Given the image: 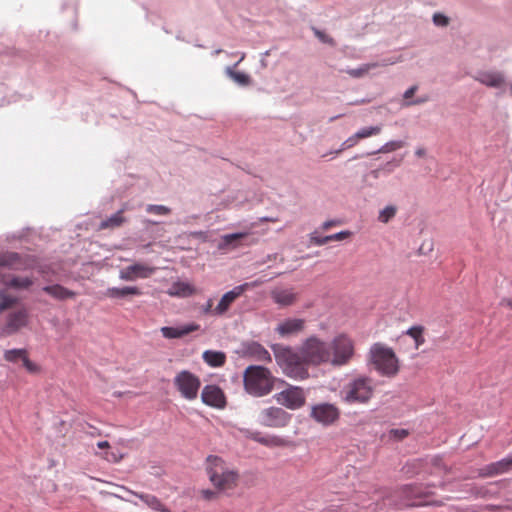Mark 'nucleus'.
Wrapping results in <instances>:
<instances>
[{
	"label": "nucleus",
	"mask_w": 512,
	"mask_h": 512,
	"mask_svg": "<svg viewBox=\"0 0 512 512\" xmlns=\"http://www.w3.org/2000/svg\"><path fill=\"white\" fill-rule=\"evenodd\" d=\"M327 512H338L337 510H328Z\"/></svg>",
	"instance_id": "338daca9"
},
{
	"label": "nucleus",
	"mask_w": 512,
	"mask_h": 512,
	"mask_svg": "<svg viewBox=\"0 0 512 512\" xmlns=\"http://www.w3.org/2000/svg\"><path fill=\"white\" fill-rule=\"evenodd\" d=\"M201 399L211 407L223 408L226 404L223 391L216 385H206L202 390Z\"/></svg>",
	"instance_id": "4468645a"
},
{
	"label": "nucleus",
	"mask_w": 512,
	"mask_h": 512,
	"mask_svg": "<svg viewBox=\"0 0 512 512\" xmlns=\"http://www.w3.org/2000/svg\"><path fill=\"white\" fill-rule=\"evenodd\" d=\"M174 385L183 398L194 400L198 396L201 382L198 376L187 370H183L175 376Z\"/></svg>",
	"instance_id": "423d86ee"
},
{
	"label": "nucleus",
	"mask_w": 512,
	"mask_h": 512,
	"mask_svg": "<svg viewBox=\"0 0 512 512\" xmlns=\"http://www.w3.org/2000/svg\"><path fill=\"white\" fill-rule=\"evenodd\" d=\"M127 491L132 495L138 497L141 501H143L149 508H151L154 511L170 512V510L154 495L137 493L128 489Z\"/></svg>",
	"instance_id": "5701e85b"
},
{
	"label": "nucleus",
	"mask_w": 512,
	"mask_h": 512,
	"mask_svg": "<svg viewBox=\"0 0 512 512\" xmlns=\"http://www.w3.org/2000/svg\"><path fill=\"white\" fill-rule=\"evenodd\" d=\"M28 266L27 259L16 252H5L0 254V267L23 271L26 270Z\"/></svg>",
	"instance_id": "dca6fc26"
},
{
	"label": "nucleus",
	"mask_w": 512,
	"mask_h": 512,
	"mask_svg": "<svg viewBox=\"0 0 512 512\" xmlns=\"http://www.w3.org/2000/svg\"><path fill=\"white\" fill-rule=\"evenodd\" d=\"M226 74L237 84L248 86L251 84V77L243 72L234 71L231 67L226 68Z\"/></svg>",
	"instance_id": "c756f323"
},
{
	"label": "nucleus",
	"mask_w": 512,
	"mask_h": 512,
	"mask_svg": "<svg viewBox=\"0 0 512 512\" xmlns=\"http://www.w3.org/2000/svg\"><path fill=\"white\" fill-rule=\"evenodd\" d=\"M205 471L213 488L228 495L240 483L239 470L223 458L209 455L205 461Z\"/></svg>",
	"instance_id": "f03ea898"
},
{
	"label": "nucleus",
	"mask_w": 512,
	"mask_h": 512,
	"mask_svg": "<svg viewBox=\"0 0 512 512\" xmlns=\"http://www.w3.org/2000/svg\"><path fill=\"white\" fill-rule=\"evenodd\" d=\"M396 207L395 206H386L383 210L380 211L379 213V221L382 222V223H387L389 222L396 214Z\"/></svg>",
	"instance_id": "58836bf2"
},
{
	"label": "nucleus",
	"mask_w": 512,
	"mask_h": 512,
	"mask_svg": "<svg viewBox=\"0 0 512 512\" xmlns=\"http://www.w3.org/2000/svg\"><path fill=\"white\" fill-rule=\"evenodd\" d=\"M260 221L261 222H277L278 219L272 218V217H262V218H260Z\"/></svg>",
	"instance_id": "6e6d98bb"
},
{
	"label": "nucleus",
	"mask_w": 512,
	"mask_h": 512,
	"mask_svg": "<svg viewBox=\"0 0 512 512\" xmlns=\"http://www.w3.org/2000/svg\"><path fill=\"white\" fill-rule=\"evenodd\" d=\"M404 146L403 141H389L385 143L377 152L378 153H389L396 151Z\"/></svg>",
	"instance_id": "ea45409f"
},
{
	"label": "nucleus",
	"mask_w": 512,
	"mask_h": 512,
	"mask_svg": "<svg viewBox=\"0 0 512 512\" xmlns=\"http://www.w3.org/2000/svg\"><path fill=\"white\" fill-rule=\"evenodd\" d=\"M274 397L280 405L290 410L300 409L306 403V393L300 386L289 385Z\"/></svg>",
	"instance_id": "0eeeda50"
},
{
	"label": "nucleus",
	"mask_w": 512,
	"mask_h": 512,
	"mask_svg": "<svg viewBox=\"0 0 512 512\" xmlns=\"http://www.w3.org/2000/svg\"><path fill=\"white\" fill-rule=\"evenodd\" d=\"M409 435L408 430L406 429H392L390 431V436L396 440H402Z\"/></svg>",
	"instance_id": "c03bdc74"
},
{
	"label": "nucleus",
	"mask_w": 512,
	"mask_h": 512,
	"mask_svg": "<svg viewBox=\"0 0 512 512\" xmlns=\"http://www.w3.org/2000/svg\"><path fill=\"white\" fill-rule=\"evenodd\" d=\"M242 60H238L236 63H235V66H238L240 63H241Z\"/></svg>",
	"instance_id": "e2e57ef3"
},
{
	"label": "nucleus",
	"mask_w": 512,
	"mask_h": 512,
	"mask_svg": "<svg viewBox=\"0 0 512 512\" xmlns=\"http://www.w3.org/2000/svg\"><path fill=\"white\" fill-rule=\"evenodd\" d=\"M259 417L262 425L273 428H283L291 421V415L280 407L263 409Z\"/></svg>",
	"instance_id": "9d476101"
},
{
	"label": "nucleus",
	"mask_w": 512,
	"mask_h": 512,
	"mask_svg": "<svg viewBox=\"0 0 512 512\" xmlns=\"http://www.w3.org/2000/svg\"><path fill=\"white\" fill-rule=\"evenodd\" d=\"M400 164H401V159H395L393 161L387 162L381 168L373 170L371 173L375 178H378L381 171H384L386 173H391L396 167L400 166Z\"/></svg>",
	"instance_id": "c9c22d12"
},
{
	"label": "nucleus",
	"mask_w": 512,
	"mask_h": 512,
	"mask_svg": "<svg viewBox=\"0 0 512 512\" xmlns=\"http://www.w3.org/2000/svg\"><path fill=\"white\" fill-rule=\"evenodd\" d=\"M202 358L210 367H222L226 363V354L222 351L206 350Z\"/></svg>",
	"instance_id": "393cba45"
},
{
	"label": "nucleus",
	"mask_w": 512,
	"mask_h": 512,
	"mask_svg": "<svg viewBox=\"0 0 512 512\" xmlns=\"http://www.w3.org/2000/svg\"><path fill=\"white\" fill-rule=\"evenodd\" d=\"M146 211L150 214L156 215H168L171 213V209L164 205H153L149 204L146 207Z\"/></svg>",
	"instance_id": "a19ab883"
},
{
	"label": "nucleus",
	"mask_w": 512,
	"mask_h": 512,
	"mask_svg": "<svg viewBox=\"0 0 512 512\" xmlns=\"http://www.w3.org/2000/svg\"><path fill=\"white\" fill-rule=\"evenodd\" d=\"M125 222V218L123 217V210L118 211L108 219L102 221L100 223V229H114L120 227Z\"/></svg>",
	"instance_id": "c85d7f7f"
},
{
	"label": "nucleus",
	"mask_w": 512,
	"mask_h": 512,
	"mask_svg": "<svg viewBox=\"0 0 512 512\" xmlns=\"http://www.w3.org/2000/svg\"><path fill=\"white\" fill-rule=\"evenodd\" d=\"M106 295L110 298H122L128 295H141V291L135 286L112 287L107 289Z\"/></svg>",
	"instance_id": "cd10ccee"
},
{
	"label": "nucleus",
	"mask_w": 512,
	"mask_h": 512,
	"mask_svg": "<svg viewBox=\"0 0 512 512\" xmlns=\"http://www.w3.org/2000/svg\"><path fill=\"white\" fill-rule=\"evenodd\" d=\"M120 445H124L125 444V441H120L119 442Z\"/></svg>",
	"instance_id": "0e129e2a"
},
{
	"label": "nucleus",
	"mask_w": 512,
	"mask_h": 512,
	"mask_svg": "<svg viewBox=\"0 0 512 512\" xmlns=\"http://www.w3.org/2000/svg\"><path fill=\"white\" fill-rule=\"evenodd\" d=\"M23 361V365L24 367L29 371V372H36L38 370V367L36 364H34L33 362H31L27 355L25 356V358L22 360Z\"/></svg>",
	"instance_id": "8fccbe9b"
},
{
	"label": "nucleus",
	"mask_w": 512,
	"mask_h": 512,
	"mask_svg": "<svg viewBox=\"0 0 512 512\" xmlns=\"http://www.w3.org/2000/svg\"><path fill=\"white\" fill-rule=\"evenodd\" d=\"M201 311L204 315L214 316L213 300L211 298L201 307Z\"/></svg>",
	"instance_id": "de8ad7c7"
},
{
	"label": "nucleus",
	"mask_w": 512,
	"mask_h": 512,
	"mask_svg": "<svg viewBox=\"0 0 512 512\" xmlns=\"http://www.w3.org/2000/svg\"><path fill=\"white\" fill-rule=\"evenodd\" d=\"M502 304H505L506 306L512 309V298L503 300Z\"/></svg>",
	"instance_id": "4d7b16f0"
},
{
	"label": "nucleus",
	"mask_w": 512,
	"mask_h": 512,
	"mask_svg": "<svg viewBox=\"0 0 512 512\" xmlns=\"http://www.w3.org/2000/svg\"><path fill=\"white\" fill-rule=\"evenodd\" d=\"M423 332V326H412L406 331V334L414 339L416 348H419L425 342Z\"/></svg>",
	"instance_id": "473e14b6"
},
{
	"label": "nucleus",
	"mask_w": 512,
	"mask_h": 512,
	"mask_svg": "<svg viewBox=\"0 0 512 512\" xmlns=\"http://www.w3.org/2000/svg\"><path fill=\"white\" fill-rule=\"evenodd\" d=\"M245 390L255 397L269 394L274 386V378L269 369L263 366L251 365L243 374Z\"/></svg>",
	"instance_id": "20e7f679"
},
{
	"label": "nucleus",
	"mask_w": 512,
	"mask_h": 512,
	"mask_svg": "<svg viewBox=\"0 0 512 512\" xmlns=\"http://www.w3.org/2000/svg\"><path fill=\"white\" fill-rule=\"evenodd\" d=\"M270 297L279 307H289L297 303L299 294L293 287H275Z\"/></svg>",
	"instance_id": "ddd939ff"
},
{
	"label": "nucleus",
	"mask_w": 512,
	"mask_h": 512,
	"mask_svg": "<svg viewBox=\"0 0 512 512\" xmlns=\"http://www.w3.org/2000/svg\"><path fill=\"white\" fill-rule=\"evenodd\" d=\"M251 439L266 446L269 448H275V447H287L290 445V441L277 436V435H269V436H263L259 432H254L251 434Z\"/></svg>",
	"instance_id": "aec40b11"
},
{
	"label": "nucleus",
	"mask_w": 512,
	"mask_h": 512,
	"mask_svg": "<svg viewBox=\"0 0 512 512\" xmlns=\"http://www.w3.org/2000/svg\"><path fill=\"white\" fill-rule=\"evenodd\" d=\"M242 60H238L236 63H235V66H238L240 63H241Z\"/></svg>",
	"instance_id": "052dcab7"
},
{
	"label": "nucleus",
	"mask_w": 512,
	"mask_h": 512,
	"mask_svg": "<svg viewBox=\"0 0 512 512\" xmlns=\"http://www.w3.org/2000/svg\"><path fill=\"white\" fill-rule=\"evenodd\" d=\"M373 392L372 380L367 377H360L351 381L343 388L341 397L343 401L349 404H364L371 399Z\"/></svg>",
	"instance_id": "39448f33"
},
{
	"label": "nucleus",
	"mask_w": 512,
	"mask_h": 512,
	"mask_svg": "<svg viewBox=\"0 0 512 512\" xmlns=\"http://www.w3.org/2000/svg\"><path fill=\"white\" fill-rule=\"evenodd\" d=\"M274 357L282 373L293 380L304 381L310 377L309 368L324 364L342 367L350 363L355 354V344L350 336L341 333L330 342L317 335L305 338L299 350L290 346H274Z\"/></svg>",
	"instance_id": "f257e3e1"
},
{
	"label": "nucleus",
	"mask_w": 512,
	"mask_h": 512,
	"mask_svg": "<svg viewBox=\"0 0 512 512\" xmlns=\"http://www.w3.org/2000/svg\"><path fill=\"white\" fill-rule=\"evenodd\" d=\"M17 302V297L10 295L6 290H0V312L13 307Z\"/></svg>",
	"instance_id": "2f4dec72"
},
{
	"label": "nucleus",
	"mask_w": 512,
	"mask_h": 512,
	"mask_svg": "<svg viewBox=\"0 0 512 512\" xmlns=\"http://www.w3.org/2000/svg\"><path fill=\"white\" fill-rule=\"evenodd\" d=\"M194 235H202V232L194 233Z\"/></svg>",
	"instance_id": "69168bd1"
},
{
	"label": "nucleus",
	"mask_w": 512,
	"mask_h": 512,
	"mask_svg": "<svg viewBox=\"0 0 512 512\" xmlns=\"http://www.w3.org/2000/svg\"><path fill=\"white\" fill-rule=\"evenodd\" d=\"M246 353L257 361L271 362L272 358L268 350L258 343H251L246 348Z\"/></svg>",
	"instance_id": "a878e982"
},
{
	"label": "nucleus",
	"mask_w": 512,
	"mask_h": 512,
	"mask_svg": "<svg viewBox=\"0 0 512 512\" xmlns=\"http://www.w3.org/2000/svg\"><path fill=\"white\" fill-rule=\"evenodd\" d=\"M306 328V321L302 318H286L275 327V332L282 338L298 336Z\"/></svg>",
	"instance_id": "f8f14e48"
},
{
	"label": "nucleus",
	"mask_w": 512,
	"mask_h": 512,
	"mask_svg": "<svg viewBox=\"0 0 512 512\" xmlns=\"http://www.w3.org/2000/svg\"><path fill=\"white\" fill-rule=\"evenodd\" d=\"M195 288L187 282H175L170 290L169 295L178 297H188L195 293Z\"/></svg>",
	"instance_id": "bb28decb"
},
{
	"label": "nucleus",
	"mask_w": 512,
	"mask_h": 512,
	"mask_svg": "<svg viewBox=\"0 0 512 512\" xmlns=\"http://www.w3.org/2000/svg\"><path fill=\"white\" fill-rule=\"evenodd\" d=\"M416 91H417V86L410 87L408 90L405 91L404 99H406V100L410 99L415 94Z\"/></svg>",
	"instance_id": "3c124183"
},
{
	"label": "nucleus",
	"mask_w": 512,
	"mask_h": 512,
	"mask_svg": "<svg viewBox=\"0 0 512 512\" xmlns=\"http://www.w3.org/2000/svg\"><path fill=\"white\" fill-rule=\"evenodd\" d=\"M97 447L101 450H106L108 451L110 448H111V445L108 441H99L97 443Z\"/></svg>",
	"instance_id": "864d4df0"
},
{
	"label": "nucleus",
	"mask_w": 512,
	"mask_h": 512,
	"mask_svg": "<svg viewBox=\"0 0 512 512\" xmlns=\"http://www.w3.org/2000/svg\"><path fill=\"white\" fill-rule=\"evenodd\" d=\"M99 457L110 463H119L126 457V453L119 448H114L99 454Z\"/></svg>",
	"instance_id": "7c9ffc66"
},
{
	"label": "nucleus",
	"mask_w": 512,
	"mask_h": 512,
	"mask_svg": "<svg viewBox=\"0 0 512 512\" xmlns=\"http://www.w3.org/2000/svg\"><path fill=\"white\" fill-rule=\"evenodd\" d=\"M28 313L25 309H20L8 315L7 322L3 328L5 335H11L17 332L20 328L26 326Z\"/></svg>",
	"instance_id": "2eb2a0df"
},
{
	"label": "nucleus",
	"mask_w": 512,
	"mask_h": 512,
	"mask_svg": "<svg viewBox=\"0 0 512 512\" xmlns=\"http://www.w3.org/2000/svg\"><path fill=\"white\" fill-rule=\"evenodd\" d=\"M43 291L57 300H66L76 296L74 291H71L59 284L45 286L43 287Z\"/></svg>",
	"instance_id": "b1692460"
},
{
	"label": "nucleus",
	"mask_w": 512,
	"mask_h": 512,
	"mask_svg": "<svg viewBox=\"0 0 512 512\" xmlns=\"http://www.w3.org/2000/svg\"><path fill=\"white\" fill-rule=\"evenodd\" d=\"M424 101H425V99H417V100H415V101H413V102H409L408 104H409V105H410V104H420V103H423Z\"/></svg>",
	"instance_id": "13d9d810"
},
{
	"label": "nucleus",
	"mask_w": 512,
	"mask_h": 512,
	"mask_svg": "<svg viewBox=\"0 0 512 512\" xmlns=\"http://www.w3.org/2000/svg\"><path fill=\"white\" fill-rule=\"evenodd\" d=\"M200 329V325L196 323H190L186 324L180 327H162L160 329L163 337L167 339H176V338H182L194 331H197Z\"/></svg>",
	"instance_id": "f3484780"
},
{
	"label": "nucleus",
	"mask_w": 512,
	"mask_h": 512,
	"mask_svg": "<svg viewBox=\"0 0 512 512\" xmlns=\"http://www.w3.org/2000/svg\"><path fill=\"white\" fill-rule=\"evenodd\" d=\"M339 222L338 221H335V220H328V221H325L323 224H322V228L324 230H328L330 229L332 226H335V225H338Z\"/></svg>",
	"instance_id": "603ef678"
},
{
	"label": "nucleus",
	"mask_w": 512,
	"mask_h": 512,
	"mask_svg": "<svg viewBox=\"0 0 512 512\" xmlns=\"http://www.w3.org/2000/svg\"><path fill=\"white\" fill-rule=\"evenodd\" d=\"M242 60H238L236 63H235V66H238L240 63H241Z\"/></svg>",
	"instance_id": "680f3d73"
},
{
	"label": "nucleus",
	"mask_w": 512,
	"mask_h": 512,
	"mask_svg": "<svg viewBox=\"0 0 512 512\" xmlns=\"http://www.w3.org/2000/svg\"><path fill=\"white\" fill-rule=\"evenodd\" d=\"M475 80L491 88H500L505 84V78L503 74L495 71L480 72L475 77Z\"/></svg>",
	"instance_id": "6ab92c4d"
},
{
	"label": "nucleus",
	"mask_w": 512,
	"mask_h": 512,
	"mask_svg": "<svg viewBox=\"0 0 512 512\" xmlns=\"http://www.w3.org/2000/svg\"><path fill=\"white\" fill-rule=\"evenodd\" d=\"M377 66L376 63L363 64L357 69H348L345 72L353 78H360Z\"/></svg>",
	"instance_id": "72a5a7b5"
},
{
	"label": "nucleus",
	"mask_w": 512,
	"mask_h": 512,
	"mask_svg": "<svg viewBox=\"0 0 512 512\" xmlns=\"http://www.w3.org/2000/svg\"><path fill=\"white\" fill-rule=\"evenodd\" d=\"M315 35L317 36L318 39H320L324 43H328L331 45L334 44V41L331 37H329L328 35H326L325 33L321 32L319 30L315 31Z\"/></svg>",
	"instance_id": "09e8293b"
},
{
	"label": "nucleus",
	"mask_w": 512,
	"mask_h": 512,
	"mask_svg": "<svg viewBox=\"0 0 512 512\" xmlns=\"http://www.w3.org/2000/svg\"><path fill=\"white\" fill-rule=\"evenodd\" d=\"M433 22L437 26H446L449 23V19L443 14L436 13L433 16Z\"/></svg>",
	"instance_id": "49530a36"
},
{
	"label": "nucleus",
	"mask_w": 512,
	"mask_h": 512,
	"mask_svg": "<svg viewBox=\"0 0 512 512\" xmlns=\"http://www.w3.org/2000/svg\"><path fill=\"white\" fill-rule=\"evenodd\" d=\"M382 131L381 126H371V127H365L357 131V137L361 139H365L371 136L378 135Z\"/></svg>",
	"instance_id": "4c0bfd02"
},
{
	"label": "nucleus",
	"mask_w": 512,
	"mask_h": 512,
	"mask_svg": "<svg viewBox=\"0 0 512 512\" xmlns=\"http://www.w3.org/2000/svg\"><path fill=\"white\" fill-rule=\"evenodd\" d=\"M369 363L382 376L394 377L399 372V359L392 348L383 343H375L371 346Z\"/></svg>",
	"instance_id": "7ed1b4c3"
},
{
	"label": "nucleus",
	"mask_w": 512,
	"mask_h": 512,
	"mask_svg": "<svg viewBox=\"0 0 512 512\" xmlns=\"http://www.w3.org/2000/svg\"><path fill=\"white\" fill-rule=\"evenodd\" d=\"M26 355L27 353L24 349H11L4 353V358L9 362H17L18 360H23Z\"/></svg>",
	"instance_id": "f704fd0d"
},
{
	"label": "nucleus",
	"mask_w": 512,
	"mask_h": 512,
	"mask_svg": "<svg viewBox=\"0 0 512 512\" xmlns=\"http://www.w3.org/2000/svg\"><path fill=\"white\" fill-rule=\"evenodd\" d=\"M242 60H238L236 63H235V66H238L240 63H241Z\"/></svg>",
	"instance_id": "bf43d9fd"
},
{
	"label": "nucleus",
	"mask_w": 512,
	"mask_h": 512,
	"mask_svg": "<svg viewBox=\"0 0 512 512\" xmlns=\"http://www.w3.org/2000/svg\"><path fill=\"white\" fill-rule=\"evenodd\" d=\"M310 241L312 244L317 246H322L328 243L327 236L320 237L316 234V232L310 234Z\"/></svg>",
	"instance_id": "a18cd8bd"
},
{
	"label": "nucleus",
	"mask_w": 512,
	"mask_h": 512,
	"mask_svg": "<svg viewBox=\"0 0 512 512\" xmlns=\"http://www.w3.org/2000/svg\"><path fill=\"white\" fill-rule=\"evenodd\" d=\"M248 233H233L226 234L221 237L218 244L219 250H231L236 249L241 245V240L246 238Z\"/></svg>",
	"instance_id": "4be33fe9"
},
{
	"label": "nucleus",
	"mask_w": 512,
	"mask_h": 512,
	"mask_svg": "<svg viewBox=\"0 0 512 512\" xmlns=\"http://www.w3.org/2000/svg\"><path fill=\"white\" fill-rule=\"evenodd\" d=\"M512 469V456L504 458L500 461L491 463L481 469L480 475L484 477H491L503 474Z\"/></svg>",
	"instance_id": "a211bd4d"
},
{
	"label": "nucleus",
	"mask_w": 512,
	"mask_h": 512,
	"mask_svg": "<svg viewBox=\"0 0 512 512\" xmlns=\"http://www.w3.org/2000/svg\"><path fill=\"white\" fill-rule=\"evenodd\" d=\"M415 155L418 157H424L426 155V150L424 148H418L415 151Z\"/></svg>",
	"instance_id": "5fc2aeb1"
},
{
	"label": "nucleus",
	"mask_w": 512,
	"mask_h": 512,
	"mask_svg": "<svg viewBox=\"0 0 512 512\" xmlns=\"http://www.w3.org/2000/svg\"><path fill=\"white\" fill-rule=\"evenodd\" d=\"M155 272V268L146 264L137 262L129 265L119 272V278L124 281H135L136 279L149 278Z\"/></svg>",
	"instance_id": "9b49d317"
},
{
	"label": "nucleus",
	"mask_w": 512,
	"mask_h": 512,
	"mask_svg": "<svg viewBox=\"0 0 512 512\" xmlns=\"http://www.w3.org/2000/svg\"><path fill=\"white\" fill-rule=\"evenodd\" d=\"M260 284L258 281L244 283L234 287L226 292L220 299L216 307H214V316H222L227 313L231 305L249 288L256 287Z\"/></svg>",
	"instance_id": "1a4fd4ad"
},
{
	"label": "nucleus",
	"mask_w": 512,
	"mask_h": 512,
	"mask_svg": "<svg viewBox=\"0 0 512 512\" xmlns=\"http://www.w3.org/2000/svg\"><path fill=\"white\" fill-rule=\"evenodd\" d=\"M360 138L357 137V132L350 136L348 139H346L343 143H342V147L340 150L337 151V153L343 151V150H346V149H350L352 147H354L358 142H359Z\"/></svg>",
	"instance_id": "79ce46f5"
},
{
	"label": "nucleus",
	"mask_w": 512,
	"mask_h": 512,
	"mask_svg": "<svg viewBox=\"0 0 512 512\" xmlns=\"http://www.w3.org/2000/svg\"><path fill=\"white\" fill-rule=\"evenodd\" d=\"M340 409L331 403H318L311 407L310 417L323 426H331L340 418Z\"/></svg>",
	"instance_id": "6e6552de"
},
{
	"label": "nucleus",
	"mask_w": 512,
	"mask_h": 512,
	"mask_svg": "<svg viewBox=\"0 0 512 512\" xmlns=\"http://www.w3.org/2000/svg\"><path fill=\"white\" fill-rule=\"evenodd\" d=\"M351 236V232L350 231H341V232H338V233H335V234H332V235H328L327 236V239H328V242H331V241H342L348 237Z\"/></svg>",
	"instance_id": "37998d69"
},
{
	"label": "nucleus",
	"mask_w": 512,
	"mask_h": 512,
	"mask_svg": "<svg viewBox=\"0 0 512 512\" xmlns=\"http://www.w3.org/2000/svg\"><path fill=\"white\" fill-rule=\"evenodd\" d=\"M0 281L5 286L14 289H28L33 284V280L29 277H19L10 274L1 275Z\"/></svg>",
	"instance_id": "412c9836"
},
{
	"label": "nucleus",
	"mask_w": 512,
	"mask_h": 512,
	"mask_svg": "<svg viewBox=\"0 0 512 512\" xmlns=\"http://www.w3.org/2000/svg\"><path fill=\"white\" fill-rule=\"evenodd\" d=\"M223 494L222 491H218V489H202L199 491V496L201 499L205 501H216L219 499L220 495Z\"/></svg>",
	"instance_id": "e433bc0d"
}]
</instances>
